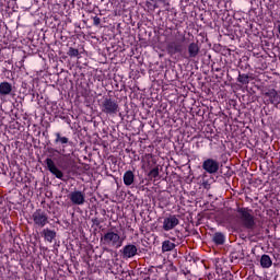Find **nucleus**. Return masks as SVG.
<instances>
[{
    "label": "nucleus",
    "instance_id": "obj_15",
    "mask_svg": "<svg viewBox=\"0 0 280 280\" xmlns=\"http://www.w3.org/2000/svg\"><path fill=\"white\" fill-rule=\"evenodd\" d=\"M122 182L126 187L135 184V173L132 171H127L122 175Z\"/></svg>",
    "mask_w": 280,
    "mask_h": 280
},
{
    "label": "nucleus",
    "instance_id": "obj_7",
    "mask_svg": "<svg viewBox=\"0 0 280 280\" xmlns=\"http://www.w3.org/2000/svg\"><path fill=\"white\" fill-rule=\"evenodd\" d=\"M201 167L206 174H218L220 172V162L215 159L208 158L203 160Z\"/></svg>",
    "mask_w": 280,
    "mask_h": 280
},
{
    "label": "nucleus",
    "instance_id": "obj_12",
    "mask_svg": "<svg viewBox=\"0 0 280 280\" xmlns=\"http://www.w3.org/2000/svg\"><path fill=\"white\" fill-rule=\"evenodd\" d=\"M124 259H132L138 253L137 247L133 244H128L122 247L120 250Z\"/></svg>",
    "mask_w": 280,
    "mask_h": 280
},
{
    "label": "nucleus",
    "instance_id": "obj_5",
    "mask_svg": "<svg viewBox=\"0 0 280 280\" xmlns=\"http://www.w3.org/2000/svg\"><path fill=\"white\" fill-rule=\"evenodd\" d=\"M185 36H183L180 39H174L172 42H168L166 45V51L168 56H176V54H183L185 50Z\"/></svg>",
    "mask_w": 280,
    "mask_h": 280
},
{
    "label": "nucleus",
    "instance_id": "obj_6",
    "mask_svg": "<svg viewBox=\"0 0 280 280\" xmlns=\"http://www.w3.org/2000/svg\"><path fill=\"white\" fill-rule=\"evenodd\" d=\"M198 56H200V45L198 42H191L188 44L186 51H184L183 58L189 62H194Z\"/></svg>",
    "mask_w": 280,
    "mask_h": 280
},
{
    "label": "nucleus",
    "instance_id": "obj_18",
    "mask_svg": "<svg viewBox=\"0 0 280 280\" xmlns=\"http://www.w3.org/2000/svg\"><path fill=\"white\" fill-rule=\"evenodd\" d=\"M260 266L261 268H270L272 266V258L268 254H264L260 257Z\"/></svg>",
    "mask_w": 280,
    "mask_h": 280
},
{
    "label": "nucleus",
    "instance_id": "obj_8",
    "mask_svg": "<svg viewBox=\"0 0 280 280\" xmlns=\"http://www.w3.org/2000/svg\"><path fill=\"white\" fill-rule=\"evenodd\" d=\"M55 137H56L55 143H56L57 145H58V144L61 145L62 149H60V150H58V149H50L49 152H56L57 154L65 155V152H66L65 148H67V144L71 143V142L69 141V138H67V137L60 135V132H56V133H55Z\"/></svg>",
    "mask_w": 280,
    "mask_h": 280
},
{
    "label": "nucleus",
    "instance_id": "obj_26",
    "mask_svg": "<svg viewBox=\"0 0 280 280\" xmlns=\"http://www.w3.org/2000/svg\"><path fill=\"white\" fill-rule=\"evenodd\" d=\"M205 178H207L206 174L202 175V185H203V187H207L208 182L205 180Z\"/></svg>",
    "mask_w": 280,
    "mask_h": 280
},
{
    "label": "nucleus",
    "instance_id": "obj_27",
    "mask_svg": "<svg viewBox=\"0 0 280 280\" xmlns=\"http://www.w3.org/2000/svg\"><path fill=\"white\" fill-rule=\"evenodd\" d=\"M4 71H5L7 73H10V70H8V69H4Z\"/></svg>",
    "mask_w": 280,
    "mask_h": 280
},
{
    "label": "nucleus",
    "instance_id": "obj_21",
    "mask_svg": "<svg viewBox=\"0 0 280 280\" xmlns=\"http://www.w3.org/2000/svg\"><path fill=\"white\" fill-rule=\"evenodd\" d=\"M244 257V254L241 252H232L230 255V259L232 261H237L238 259H242Z\"/></svg>",
    "mask_w": 280,
    "mask_h": 280
},
{
    "label": "nucleus",
    "instance_id": "obj_28",
    "mask_svg": "<svg viewBox=\"0 0 280 280\" xmlns=\"http://www.w3.org/2000/svg\"><path fill=\"white\" fill-rule=\"evenodd\" d=\"M151 1L156 2V1H163V0H151Z\"/></svg>",
    "mask_w": 280,
    "mask_h": 280
},
{
    "label": "nucleus",
    "instance_id": "obj_13",
    "mask_svg": "<svg viewBox=\"0 0 280 280\" xmlns=\"http://www.w3.org/2000/svg\"><path fill=\"white\" fill-rule=\"evenodd\" d=\"M12 83L8 81L0 82V97H8V95H12Z\"/></svg>",
    "mask_w": 280,
    "mask_h": 280
},
{
    "label": "nucleus",
    "instance_id": "obj_23",
    "mask_svg": "<svg viewBox=\"0 0 280 280\" xmlns=\"http://www.w3.org/2000/svg\"><path fill=\"white\" fill-rule=\"evenodd\" d=\"M91 19L93 20L94 27H100V25L102 23V19H100V16H97V15L91 16Z\"/></svg>",
    "mask_w": 280,
    "mask_h": 280
},
{
    "label": "nucleus",
    "instance_id": "obj_20",
    "mask_svg": "<svg viewBox=\"0 0 280 280\" xmlns=\"http://www.w3.org/2000/svg\"><path fill=\"white\" fill-rule=\"evenodd\" d=\"M67 54L70 58H78L80 56V50L78 48L70 47Z\"/></svg>",
    "mask_w": 280,
    "mask_h": 280
},
{
    "label": "nucleus",
    "instance_id": "obj_10",
    "mask_svg": "<svg viewBox=\"0 0 280 280\" xmlns=\"http://www.w3.org/2000/svg\"><path fill=\"white\" fill-rule=\"evenodd\" d=\"M44 163L47 166L48 172H50L52 176H56V178H58L59 180H62V178H65V173H62V171H60L59 167L56 166V163H54V160H51L50 158H47L44 161Z\"/></svg>",
    "mask_w": 280,
    "mask_h": 280
},
{
    "label": "nucleus",
    "instance_id": "obj_1",
    "mask_svg": "<svg viewBox=\"0 0 280 280\" xmlns=\"http://www.w3.org/2000/svg\"><path fill=\"white\" fill-rule=\"evenodd\" d=\"M101 243L105 246H113L114 248H121L124 244V240H121V236L113 232V230H108L102 237Z\"/></svg>",
    "mask_w": 280,
    "mask_h": 280
},
{
    "label": "nucleus",
    "instance_id": "obj_22",
    "mask_svg": "<svg viewBox=\"0 0 280 280\" xmlns=\"http://www.w3.org/2000/svg\"><path fill=\"white\" fill-rule=\"evenodd\" d=\"M149 178H159V166L153 167L149 174Z\"/></svg>",
    "mask_w": 280,
    "mask_h": 280
},
{
    "label": "nucleus",
    "instance_id": "obj_16",
    "mask_svg": "<svg viewBox=\"0 0 280 280\" xmlns=\"http://www.w3.org/2000/svg\"><path fill=\"white\" fill-rule=\"evenodd\" d=\"M250 80H253V78L250 75H248L246 73L238 72L236 82H238V84H242L243 86H248V84H250Z\"/></svg>",
    "mask_w": 280,
    "mask_h": 280
},
{
    "label": "nucleus",
    "instance_id": "obj_24",
    "mask_svg": "<svg viewBox=\"0 0 280 280\" xmlns=\"http://www.w3.org/2000/svg\"><path fill=\"white\" fill-rule=\"evenodd\" d=\"M91 222L93 223L94 226H100V224H102V222H104V220L100 219L97 217H94L91 219Z\"/></svg>",
    "mask_w": 280,
    "mask_h": 280
},
{
    "label": "nucleus",
    "instance_id": "obj_29",
    "mask_svg": "<svg viewBox=\"0 0 280 280\" xmlns=\"http://www.w3.org/2000/svg\"><path fill=\"white\" fill-rule=\"evenodd\" d=\"M67 122H68V124H71V119H69Z\"/></svg>",
    "mask_w": 280,
    "mask_h": 280
},
{
    "label": "nucleus",
    "instance_id": "obj_3",
    "mask_svg": "<svg viewBox=\"0 0 280 280\" xmlns=\"http://www.w3.org/2000/svg\"><path fill=\"white\" fill-rule=\"evenodd\" d=\"M34 229H45L49 224V215L43 209H36L32 214Z\"/></svg>",
    "mask_w": 280,
    "mask_h": 280
},
{
    "label": "nucleus",
    "instance_id": "obj_11",
    "mask_svg": "<svg viewBox=\"0 0 280 280\" xmlns=\"http://www.w3.org/2000/svg\"><path fill=\"white\" fill-rule=\"evenodd\" d=\"M68 198L72 202V205H77L79 207L84 205V202H86V196L84 195V192L80 190L71 191L68 195Z\"/></svg>",
    "mask_w": 280,
    "mask_h": 280
},
{
    "label": "nucleus",
    "instance_id": "obj_9",
    "mask_svg": "<svg viewBox=\"0 0 280 280\" xmlns=\"http://www.w3.org/2000/svg\"><path fill=\"white\" fill-rule=\"evenodd\" d=\"M180 224V220H178V217L176 214H170L168 217L164 218L162 222V229L163 231H172L176 229Z\"/></svg>",
    "mask_w": 280,
    "mask_h": 280
},
{
    "label": "nucleus",
    "instance_id": "obj_17",
    "mask_svg": "<svg viewBox=\"0 0 280 280\" xmlns=\"http://www.w3.org/2000/svg\"><path fill=\"white\" fill-rule=\"evenodd\" d=\"M212 242L217 246H222V245H224V242H226V236L222 232H217L213 234Z\"/></svg>",
    "mask_w": 280,
    "mask_h": 280
},
{
    "label": "nucleus",
    "instance_id": "obj_25",
    "mask_svg": "<svg viewBox=\"0 0 280 280\" xmlns=\"http://www.w3.org/2000/svg\"><path fill=\"white\" fill-rule=\"evenodd\" d=\"M147 7L148 8H153V10H154V9H156V3H152L150 1H147Z\"/></svg>",
    "mask_w": 280,
    "mask_h": 280
},
{
    "label": "nucleus",
    "instance_id": "obj_2",
    "mask_svg": "<svg viewBox=\"0 0 280 280\" xmlns=\"http://www.w3.org/2000/svg\"><path fill=\"white\" fill-rule=\"evenodd\" d=\"M236 211L244 229L253 231V229H255V217L250 213L253 210H248V208H237Z\"/></svg>",
    "mask_w": 280,
    "mask_h": 280
},
{
    "label": "nucleus",
    "instance_id": "obj_19",
    "mask_svg": "<svg viewBox=\"0 0 280 280\" xmlns=\"http://www.w3.org/2000/svg\"><path fill=\"white\" fill-rule=\"evenodd\" d=\"M176 248V244L172 243V241L166 240L162 243V253H170Z\"/></svg>",
    "mask_w": 280,
    "mask_h": 280
},
{
    "label": "nucleus",
    "instance_id": "obj_4",
    "mask_svg": "<svg viewBox=\"0 0 280 280\" xmlns=\"http://www.w3.org/2000/svg\"><path fill=\"white\" fill-rule=\"evenodd\" d=\"M101 110L105 115H117L119 112V104L117 103V100L106 96L101 104Z\"/></svg>",
    "mask_w": 280,
    "mask_h": 280
},
{
    "label": "nucleus",
    "instance_id": "obj_14",
    "mask_svg": "<svg viewBox=\"0 0 280 280\" xmlns=\"http://www.w3.org/2000/svg\"><path fill=\"white\" fill-rule=\"evenodd\" d=\"M42 237H44L45 242H49V244H51V242H54V240H56V231L55 230H50L48 228L44 229L40 232Z\"/></svg>",
    "mask_w": 280,
    "mask_h": 280
}]
</instances>
